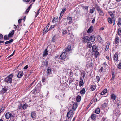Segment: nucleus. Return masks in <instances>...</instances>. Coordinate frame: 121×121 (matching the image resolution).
<instances>
[{
    "label": "nucleus",
    "instance_id": "f257e3e1",
    "mask_svg": "<svg viewBox=\"0 0 121 121\" xmlns=\"http://www.w3.org/2000/svg\"><path fill=\"white\" fill-rule=\"evenodd\" d=\"M13 76V75L11 74L8 76L5 79V81L8 83H11L12 82V79L11 78Z\"/></svg>",
    "mask_w": 121,
    "mask_h": 121
},
{
    "label": "nucleus",
    "instance_id": "f03ea898",
    "mask_svg": "<svg viewBox=\"0 0 121 121\" xmlns=\"http://www.w3.org/2000/svg\"><path fill=\"white\" fill-rule=\"evenodd\" d=\"M82 41L85 43L88 42L90 41L89 37L88 36L83 37L82 39Z\"/></svg>",
    "mask_w": 121,
    "mask_h": 121
},
{
    "label": "nucleus",
    "instance_id": "7ed1b4c3",
    "mask_svg": "<svg viewBox=\"0 0 121 121\" xmlns=\"http://www.w3.org/2000/svg\"><path fill=\"white\" fill-rule=\"evenodd\" d=\"M16 72L17 73H18V74L17 75V77L18 78H21L23 76V71H20L18 72V71H16Z\"/></svg>",
    "mask_w": 121,
    "mask_h": 121
},
{
    "label": "nucleus",
    "instance_id": "20e7f679",
    "mask_svg": "<svg viewBox=\"0 0 121 121\" xmlns=\"http://www.w3.org/2000/svg\"><path fill=\"white\" fill-rule=\"evenodd\" d=\"M92 50L95 53H99L98 51V49L97 47L95 45H94L93 46Z\"/></svg>",
    "mask_w": 121,
    "mask_h": 121
},
{
    "label": "nucleus",
    "instance_id": "39448f33",
    "mask_svg": "<svg viewBox=\"0 0 121 121\" xmlns=\"http://www.w3.org/2000/svg\"><path fill=\"white\" fill-rule=\"evenodd\" d=\"M73 115V111L71 110L69 111L67 113V117L68 119H69Z\"/></svg>",
    "mask_w": 121,
    "mask_h": 121
},
{
    "label": "nucleus",
    "instance_id": "423d86ee",
    "mask_svg": "<svg viewBox=\"0 0 121 121\" xmlns=\"http://www.w3.org/2000/svg\"><path fill=\"white\" fill-rule=\"evenodd\" d=\"M71 50V48L70 45H69L67 48L64 50L65 51L62 53H65L66 52H68L70 51Z\"/></svg>",
    "mask_w": 121,
    "mask_h": 121
},
{
    "label": "nucleus",
    "instance_id": "0eeeda50",
    "mask_svg": "<svg viewBox=\"0 0 121 121\" xmlns=\"http://www.w3.org/2000/svg\"><path fill=\"white\" fill-rule=\"evenodd\" d=\"M97 10L100 15L103 16L104 15L103 12L99 7H98L97 8Z\"/></svg>",
    "mask_w": 121,
    "mask_h": 121
},
{
    "label": "nucleus",
    "instance_id": "6e6552de",
    "mask_svg": "<svg viewBox=\"0 0 121 121\" xmlns=\"http://www.w3.org/2000/svg\"><path fill=\"white\" fill-rule=\"evenodd\" d=\"M114 42V43L115 44H117L119 43V39L118 37L117 36L115 37Z\"/></svg>",
    "mask_w": 121,
    "mask_h": 121
},
{
    "label": "nucleus",
    "instance_id": "1a4fd4ad",
    "mask_svg": "<svg viewBox=\"0 0 121 121\" xmlns=\"http://www.w3.org/2000/svg\"><path fill=\"white\" fill-rule=\"evenodd\" d=\"M11 116V113L9 112L5 114L6 118L7 119H9Z\"/></svg>",
    "mask_w": 121,
    "mask_h": 121
},
{
    "label": "nucleus",
    "instance_id": "9d476101",
    "mask_svg": "<svg viewBox=\"0 0 121 121\" xmlns=\"http://www.w3.org/2000/svg\"><path fill=\"white\" fill-rule=\"evenodd\" d=\"M67 53H61L60 55V57L62 59H64L66 57Z\"/></svg>",
    "mask_w": 121,
    "mask_h": 121
},
{
    "label": "nucleus",
    "instance_id": "9b49d317",
    "mask_svg": "<svg viewBox=\"0 0 121 121\" xmlns=\"http://www.w3.org/2000/svg\"><path fill=\"white\" fill-rule=\"evenodd\" d=\"M67 19L68 21V23L70 24L72 23V18L71 17H67Z\"/></svg>",
    "mask_w": 121,
    "mask_h": 121
},
{
    "label": "nucleus",
    "instance_id": "f8f14e48",
    "mask_svg": "<svg viewBox=\"0 0 121 121\" xmlns=\"http://www.w3.org/2000/svg\"><path fill=\"white\" fill-rule=\"evenodd\" d=\"M14 30H12L10 33H9L8 35V36L10 37H12V36L14 34Z\"/></svg>",
    "mask_w": 121,
    "mask_h": 121
},
{
    "label": "nucleus",
    "instance_id": "ddd939ff",
    "mask_svg": "<svg viewBox=\"0 0 121 121\" xmlns=\"http://www.w3.org/2000/svg\"><path fill=\"white\" fill-rule=\"evenodd\" d=\"M90 39L91 41L92 42H94L95 40V38L94 36V35H92L90 36Z\"/></svg>",
    "mask_w": 121,
    "mask_h": 121
},
{
    "label": "nucleus",
    "instance_id": "4468645a",
    "mask_svg": "<svg viewBox=\"0 0 121 121\" xmlns=\"http://www.w3.org/2000/svg\"><path fill=\"white\" fill-rule=\"evenodd\" d=\"M32 7V5L31 4L28 7V8L26 10V11L25 12V14H26L28 13V12H29L30 10V9Z\"/></svg>",
    "mask_w": 121,
    "mask_h": 121
},
{
    "label": "nucleus",
    "instance_id": "2eb2a0df",
    "mask_svg": "<svg viewBox=\"0 0 121 121\" xmlns=\"http://www.w3.org/2000/svg\"><path fill=\"white\" fill-rule=\"evenodd\" d=\"M118 55L117 53H115L114 56V59L115 61H117L118 59Z\"/></svg>",
    "mask_w": 121,
    "mask_h": 121
},
{
    "label": "nucleus",
    "instance_id": "dca6fc26",
    "mask_svg": "<svg viewBox=\"0 0 121 121\" xmlns=\"http://www.w3.org/2000/svg\"><path fill=\"white\" fill-rule=\"evenodd\" d=\"M31 116L32 118H34L36 117V115L35 113L34 112H32L31 114Z\"/></svg>",
    "mask_w": 121,
    "mask_h": 121
},
{
    "label": "nucleus",
    "instance_id": "f3484780",
    "mask_svg": "<svg viewBox=\"0 0 121 121\" xmlns=\"http://www.w3.org/2000/svg\"><path fill=\"white\" fill-rule=\"evenodd\" d=\"M108 13L110 15L111 17H112V18H113V19L114 20V14L112 12V11L109 12Z\"/></svg>",
    "mask_w": 121,
    "mask_h": 121
},
{
    "label": "nucleus",
    "instance_id": "a211bd4d",
    "mask_svg": "<svg viewBox=\"0 0 121 121\" xmlns=\"http://www.w3.org/2000/svg\"><path fill=\"white\" fill-rule=\"evenodd\" d=\"M81 100V96L79 95H78L76 98V100L77 102H79Z\"/></svg>",
    "mask_w": 121,
    "mask_h": 121
},
{
    "label": "nucleus",
    "instance_id": "6ab92c4d",
    "mask_svg": "<svg viewBox=\"0 0 121 121\" xmlns=\"http://www.w3.org/2000/svg\"><path fill=\"white\" fill-rule=\"evenodd\" d=\"M83 84L84 83L83 80L82 79H81V78L80 81L79 83V86L80 87H81L83 86Z\"/></svg>",
    "mask_w": 121,
    "mask_h": 121
},
{
    "label": "nucleus",
    "instance_id": "aec40b11",
    "mask_svg": "<svg viewBox=\"0 0 121 121\" xmlns=\"http://www.w3.org/2000/svg\"><path fill=\"white\" fill-rule=\"evenodd\" d=\"M108 104V102L107 101V103H104L102 105V108H106Z\"/></svg>",
    "mask_w": 121,
    "mask_h": 121
},
{
    "label": "nucleus",
    "instance_id": "412c9836",
    "mask_svg": "<svg viewBox=\"0 0 121 121\" xmlns=\"http://www.w3.org/2000/svg\"><path fill=\"white\" fill-rule=\"evenodd\" d=\"M108 21L109 23L110 24H112V21H113V18L112 19L110 18H108Z\"/></svg>",
    "mask_w": 121,
    "mask_h": 121
},
{
    "label": "nucleus",
    "instance_id": "4be33fe9",
    "mask_svg": "<svg viewBox=\"0 0 121 121\" xmlns=\"http://www.w3.org/2000/svg\"><path fill=\"white\" fill-rule=\"evenodd\" d=\"M107 92V89H105L101 93V95H103L105 94Z\"/></svg>",
    "mask_w": 121,
    "mask_h": 121
},
{
    "label": "nucleus",
    "instance_id": "5701e85b",
    "mask_svg": "<svg viewBox=\"0 0 121 121\" xmlns=\"http://www.w3.org/2000/svg\"><path fill=\"white\" fill-rule=\"evenodd\" d=\"M80 92L81 94H84L85 92V89L84 88H83L80 91Z\"/></svg>",
    "mask_w": 121,
    "mask_h": 121
},
{
    "label": "nucleus",
    "instance_id": "b1692460",
    "mask_svg": "<svg viewBox=\"0 0 121 121\" xmlns=\"http://www.w3.org/2000/svg\"><path fill=\"white\" fill-rule=\"evenodd\" d=\"M96 86L95 85H92L91 87V88L92 91L94 90L95 89Z\"/></svg>",
    "mask_w": 121,
    "mask_h": 121
},
{
    "label": "nucleus",
    "instance_id": "393cba45",
    "mask_svg": "<svg viewBox=\"0 0 121 121\" xmlns=\"http://www.w3.org/2000/svg\"><path fill=\"white\" fill-rule=\"evenodd\" d=\"M111 98L113 100H115L116 99V96L114 94H112L111 95Z\"/></svg>",
    "mask_w": 121,
    "mask_h": 121
},
{
    "label": "nucleus",
    "instance_id": "a878e982",
    "mask_svg": "<svg viewBox=\"0 0 121 121\" xmlns=\"http://www.w3.org/2000/svg\"><path fill=\"white\" fill-rule=\"evenodd\" d=\"M100 109L99 108H97L95 110V112L97 114H99L100 112Z\"/></svg>",
    "mask_w": 121,
    "mask_h": 121
},
{
    "label": "nucleus",
    "instance_id": "bb28decb",
    "mask_svg": "<svg viewBox=\"0 0 121 121\" xmlns=\"http://www.w3.org/2000/svg\"><path fill=\"white\" fill-rule=\"evenodd\" d=\"M87 46L89 48H91L92 46V44L91 42H89L87 43Z\"/></svg>",
    "mask_w": 121,
    "mask_h": 121
},
{
    "label": "nucleus",
    "instance_id": "cd10ccee",
    "mask_svg": "<svg viewBox=\"0 0 121 121\" xmlns=\"http://www.w3.org/2000/svg\"><path fill=\"white\" fill-rule=\"evenodd\" d=\"M13 41V39H11L10 40L8 41H6L5 42V44H10Z\"/></svg>",
    "mask_w": 121,
    "mask_h": 121
},
{
    "label": "nucleus",
    "instance_id": "c85d7f7f",
    "mask_svg": "<svg viewBox=\"0 0 121 121\" xmlns=\"http://www.w3.org/2000/svg\"><path fill=\"white\" fill-rule=\"evenodd\" d=\"M7 91V89L5 87L2 88L1 91L3 93L6 92Z\"/></svg>",
    "mask_w": 121,
    "mask_h": 121
},
{
    "label": "nucleus",
    "instance_id": "c756f323",
    "mask_svg": "<svg viewBox=\"0 0 121 121\" xmlns=\"http://www.w3.org/2000/svg\"><path fill=\"white\" fill-rule=\"evenodd\" d=\"M91 117L92 119L94 120L96 118V115L94 114H92L91 116Z\"/></svg>",
    "mask_w": 121,
    "mask_h": 121
},
{
    "label": "nucleus",
    "instance_id": "7c9ffc66",
    "mask_svg": "<svg viewBox=\"0 0 121 121\" xmlns=\"http://www.w3.org/2000/svg\"><path fill=\"white\" fill-rule=\"evenodd\" d=\"M92 26H91L88 29L87 31V32L88 33H91V32L92 31Z\"/></svg>",
    "mask_w": 121,
    "mask_h": 121
},
{
    "label": "nucleus",
    "instance_id": "2f4dec72",
    "mask_svg": "<svg viewBox=\"0 0 121 121\" xmlns=\"http://www.w3.org/2000/svg\"><path fill=\"white\" fill-rule=\"evenodd\" d=\"M95 10V8L93 7L92 9H90V13L91 14H92L94 11Z\"/></svg>",
    "mask_w": 121,
    "mask_h": 121
},
{
    "label": "nucleus",
    "instance_id": "473e14b6",
    "mask_svg": "<svg viewBox=\"0 0 121 121\" xmlns=\"http://www.w3.org/2000/svg\"><path fill=\"white\" fill-rule=\"evenodd\" d=\"M28 106V105L26 104H24L23 106H22V108L24 109H26Z\"/></svg>",
    "mask_w": 121,
    "mask_h": 121
},
{
    "label": "nucleus",
    "instance_id": "72a5a7b5",
    "mask_svg": "<svg viewBox=\"0 0 121 121\" xmlns=\"http://www.w3.org/2000/svg\"><path fill=\"white\" fill-rule=\"evenodd\" d=\"M109 44H110V43H107V45L106 46V48H105L106 50H108L109 48Z\"/></svg>",
    "mask_w": 121,
    "mask_h": 121
},
{
    "label": "nucleus",
    "instance_id": "f704fd0d",
    "mask_svg": "<svg viewBox=\"0 0 121 121\" xmlns=\"http://www.w3.org/2000/svg\"><path fill=\"white\" fill-rule=\"evenodd\" d=\"M88 63L89 64H87V65H88V66L90 67L92 66L93 65V63L91 61H89Z\"/></svg>",
    "mask_w": 121,
    "mask_h": 121
},
{
    "label": "nucleus",
    "instance_id": "c9c22d12",
    "mask_svg": "<svg viewBox=\"0 0 121 121\" xmlns=\"http://www.w3.org/2000/svg\"><path fill=\"white\" fill-rule=\"evenodd\" d=\"M97 39L98 41H101L102 40V38L99 35H98V36Z\"/></svg>",
    "mask_w": 121,
    "mask_h": 121
},
{
    "label": "nucleus",
    "instance_id": "e433bc0d",
    "mask_svg": "<svg viewBox=\"0 0 121 121\" xmlns=\"http://www.w3.org/2000/svg\"><path fill=\"white\" fill-rule=\"evenodd\" d=\"M51 72V68H48L47 69V74L50 73Z\"/></svg>",
    "mask_w": 121,
    "mask_h": 121
},
{
    "label": "nucleus",
    "instance_id": "4c0bfd02",
    "mask_svg": "<svg viewBox=\"0 0 121 121\" xmlns=\"http://www.w3.org/2000/svg\"><path fill=\"white\" fill-rule=\"evenodd\" d=\"M118 34L119 36L121 35V29H120L118 30Z\"/></svg>",
    "mask_w": 121,
    "mask_h": 121
},
{
    "label": "nucleus",
    "instance_id": "58836bf2",
    "mask_svg": "<svg viewBox=\"0 0 121 121\" xmlns=\"http://www.w3.org/2000/svg\"><path fill=\"white\" fill-rule=\"evenodd\" d=\"M117 24L118 25H120L121 24V19L119 18L118 20V22Z\"/></svg>",
    "mask_w": 121,
    "mask_h": 121
},
{
    "label": "nucleus",
    "instance_id": "ea45409f",
    "mask_svg": "<svg viewBox=\"0 0 121 121\" xmlns=\"http://www.w3.org/2000/svg\"><path fill=\"white\" fill-rule=\"evenodd\" d=\"M56 37L55 36H54L52 39V41L53 42H55L56 40Z\"/></svg>",
    "mask_w": 121,
    "mask_h": 121
},
{
    "label": "nucleus",
    "instance_id": "a19ab883",
    "mask_svg": "<svg viewBox=\"0 0 121 121\" xmlns=\"http://www.w3.org/2000/svg\"><path fill=\"white\" fill-rule=\"evenodd\" d=\"M72 109L74 111L76 109V104L75 103L73 104V106Z\"/></svg>",
    "mask_w": 121,
    "mask_h": 121
},
{
    "label": "nucleus",
    "instance_id": "79ce46f5",
    "mask_svg": "<svg viewBox=\"0 0 121 121\" xmlns=\"http://www.w3.org/2000/svg\"><path fill=\"white\" fill-rule=\"evenodd\" d=\"M68 31L66 30H65L63 31L62 34H66L68 33Z\"/></svg>",
    "mask_w": 121,
    "mask_h": 121
},
{
    "label": "nucleus",
    "instance_id": "37998d69",
    "mask_svg": "<svg viewBox=\"0 0 121 121\" xmlns=\"http://www.w3.org/2000/svg\"><path fill=\"white\" fill-rule=\"evenodd\" d=\"M66 9L65 8L64 9L62 10L61 12V14L63 15L64 12L66 11Z\"/></svg>",
    "mask_w": 121,
    "mask_h": 121
},
{
    "label": "nucleus",
    "instance_id": "c03bdc74",
    "mask_svg": "<svg viewBox=\"0 0 121 121\" xmlns=\"http://www.w3.org/2000/svg\"><path fill=\"white\" fill-rule=\"evenodd\" d=\"M96 78L97 80V82H99L100 80V77L99 76H96Z\"/></svg>",
    "mask_w": 121,
    "mask_h": 121
},
{
    "label": "nucleus",
    "instance_id": "a18cd8bd",
    "mask_svg": "<svg viewBox=\"0 0 121 121\" xmlns=\"http://www.w3.org/2000/svg\"><path fill=\"white\" fill-rule=\"evenodd\" d=\"M9 37L8 36L5 35L4 36V38L5 40H7Z\"/></svg>",
    "mask_w": 121,
    "mask_h": 121
},
{
    "label": "nucleus",
    "instance_id": "49530a36",
    "mask_svg": "<svg viewBox=\"0 0 121 121\" xmlns=\"http://www.w3.org/2000/svg\"><path fill=\"white\" fill-rule=\"evenodd\" d=\"M55 26V25H52L51 26L50 28L48 30H51L52 28H54Z\"/></svg>",
    "mask_w": 121,
    "mask_h": 121
},
{
    "label": "nucleus",
    "instance_id": "de8ad7c7",
    "mask_svg": "<svg viewBox=\"0 0 121 121\" xmlns=\"http://www.w3.org/2000/svg\"><path fill=\"white\" fill-rule=\"evenodd\" d=\"M40 10V9H39L37 11L36 14L35 16V17H37V16L39 14V11Z\"/></svg>",
    "mask_w": 121,
    "mask_h": 121
},
{
    "label": "nucleus",
    "instance_id": "09e8293b",
    "mask_svg": "<svg viewBox=\"0 0 121 121\" xmlns=\"http://www.w3.org/2000/svg\"><path fill=\"white\" fill-rule=\"evenodd\" d=\"M99 53H94V55L95 57L97 58V56L100 55Z\"/></svg>",
    "mask_w": 121,
    "mask_h": 121
},
{
    "label": "nucleus",
    "instance_id": "8fccbe9b",
    "mask_svg": "<svg viewBox=\"0 0 121 121\" xmlns=\"http://www.w3.org/2000/svg\"><path fill=\"white\" fill-rule=\"evenodd\" d=\"M118 68L120 69H121V63H120L118 65Z\"/></svg>",
    "mask_w": 121,
    "mask_h": 121
},
{
    "label": "nucleus",
    "instance_id": "3c124183",
    "mask_svg": "<svg viewBox=\"0 0 121 121\" xmlns=\"http://www.w3.org/2000/svg\"><path fill=\"white\" fill-rule=\"evenodd\" d=\"M47 29H46V28H44V30L43 31V33L44 34L45 33H46L47 32L48 30L47 31Z\"/></svg>",
    "mask_w": 121,
    "mask_h": 121
},
{
    "label": "nucleus",
    "instance_id": "603ef678",
    "mask_svg": "<svg viewBox=\"0 0 121 121\" xmlns=\"http://www.w3.org/2000/svg\"><path fill=\"white\" fill-rule=\"evenodd\" d=\"M85 73L84 72H83L81 73L82 75V76L83 78L85 75Z\"/></svg>",
    "mask_w": 121,
    "mask_h": 121
},
{
    "label": "nucleus",
    "instance_id": "864d4df0",
    "mask_svg": "<svg viewBox=\"0 0 121 121\" xmlns=\"http://www.w3.org/2000/svg\"><path fill=\"white\" fill-rule=\"evenodd\" d=\"M104 69L103 67H101V68H100V70H99V71L100 72H102V71Z\"/></svg>",
    "mask_w": 121,
    "mask_h": 121
},
{
    "label": "nucleus",
    "instance_id": "5fc2aeb1",
    "mask_svg": "<svg viewBox=\"0 0 121 121\" xmlns=\"http://www.w3.org/2000/svg\"><path fill=\"white\" fill-rule=\"evenodd\" d=\"M83 9H84L85 10H88V7L86 6L83 7Z\"/></svg>",
    "mask_w": 121,
    "mask_h": 121
},
{
    "label": "nucleus",
    "instance_id": "6e6d98bb",
    "mask_svg": "<svg viewBox=\"0 0 121 121\" xmlns=\"http://www.w3.org/2000/svg\"><path fill=\"white\" fill-rule=\"evenodd\" d=\"M22 106V104H20V106H19L18 109L17 110H18V109H20Z\"/></svg>",
    "mask_w": 121,
    "mask_h": 121
},
{
    "label": "nucleus",
    "instance_id": "4d7b16f0",
    "mask_svg": "<svg viewBox=\"0 0 121 121\" xmlns=\"http://www.w3.org/2000/svg\"><path fill=\"white\" fill-rule=\"evenodd\" d=\"M63 15L62 14H60V16L59 20H60L62 18V16Z\"/></svg>",
    "mask_w": 121,
    "mask_h": 121
},
{
    "label": "nucleus",
    "instance_id": "13d9d810",
    "mask_svg": "<svg viewBox=\"0 0 121 121\" xmlns=\"http://www.w3.org/2000/svg\"><path fill=\"white\" fill-rule=\"evenodd\" d=\"M22 20V19H20L18 21V23L20 24L21 22V20Z\"/></svg>",
    "mask_w": 121,
    "mask_h": 121
},
{
    "label": "nucleus",
    "instance_id": "bf43d9fd",
    "mask_svg": "<svg viewBox=\"0 0 121 121\" xmlns=\"http://www.w3.org/2000/svg\"><path fill=\"white\" fill-rule=\"evenodd\" d=\"M4 108L3 107L0 110V114L2 112V111L4 109Z\"/></svg>",
    "mask_w": 121,
    "mask_h": 121
},
{
    "label": "nucleus",
    "instance_id": "052dcab7",
    "mask_svg": "<svg viewBox=\"0 0 121 121\" xmlns=\"http://www.w3.org/2000/svg\"><path fill=\"white\" fill-rule=\"evenodd\" d=\"M49 26V24H48L46 26V27L45 28H46V29H47Z\"/></svg>",
    "mask_w": 121,
    "mask_h": 121
},
{
    "label": "nucleus",
    "instance_id": "680f3d73",
    "mask_svg": "<svg viewBox=\"0 0 121 121\" xmlns=\"http://www.w3.org/2000/svg\"><path fill=\"white\" fill-rule=\"evenodd\" d=\"M48 52L47 51V49H45L43 53H47Z\"/></svg>",
    "mask_w": 121,
    "mask_h": 121
},
{
    "label": "nucleus",
    "instance_id": "e2e57ef3",
    "mask_svg": "<svg viewBox=\"0 0 121 121\" xmlns=\"http://www.w3.org/2000/svg\"><path fill=\"white\" fill-rule=\"evenodd\" d=\"M28 67V65H26L25 66L24 68V69H26Z\"/></svg>",
    "mask_w": 121,
    "mask_h": 121
},
{
    "label": "nucleus",
    "instance_id": "0e129e2a",
    "mask_svg": "<svg viewBox=\"0 0 121 121\" xmlns=\"http://www.w3.org/2000/svg\"><path fill=\"white\" fill-rule=\"evenodd\" d=\"M48 53H43V57L46 56L48 55Z\"/></svg>",
    "mask_w": 121,
    "mask_h": 121
},
{
    "label": "nucleus",
    "instance_id": "69168bd1",
    "mask_svg": "<svg viewBox=\"0 0 121 121\" xmlns=\"http://www.w3.org/2000/svg\"><path fill=\"white\" fill-rule=\"evenodd\" d=\"M14 53H12L11 55L9 56L8 57V58H10L11 56H12L14 55Z\"/></svg>",
    "mask_w": 121,
    "mask_h": 121
},
{
    "label": "nucleus",
    "instance_id": "338daca9",
    "mask_svg": "<svg viewBox=\"0 0 121 121\" xmlns=\"http://www.w3.org/2000/svg\"><path fill=\"white\" fill-rule=\"evenodd\" d=\"M35 82V81H34L29 86V87H31L32 85H33V84L34 83V82Z\"/></svg>",
    "mask_w": 121,
    "mask_h": 121
},
{
    "label": "nucleus",
    "instance_id": "774afa93",
    "mask_svg": "<svg viewBox=\"0 0 121 121\" xmlns=\"http://www.w3.org/2000/svg\"><path fill=\"white\" fill-rule=\"evenodd\" d=\"M95 18H94L92 20V23H94L95 22Z\"/></svg>",
    "mask_w": 121,
    "mask_h": 121
}]
</instances>
